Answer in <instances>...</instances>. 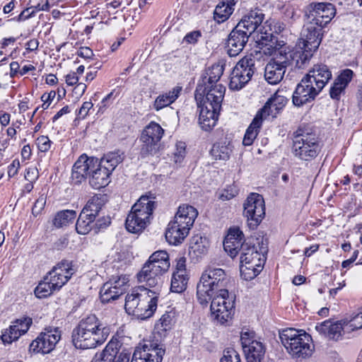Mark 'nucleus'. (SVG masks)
I'll return each mask as SVG.
<instances>
[{
    "instance_id": "obj_1",
    "label": "nucleus",
    "mask_w": 362,
    "mask_h": 362,
    "mask_svg": "<svg viewBox=\"0 0 362 362\" xmlns=\"http://www.w3.org/2000/svg\"><path fill=\"white\" fill-rule=\"evenodd\" d=\"M244 235L239 228H230L223 241V247L232 257L240 254V271L245 280H252L262 271L263 252H259L250 240L242 242Z\"/></svg>"
},
{
    "instance_id": "obj_2",
    "label": "nucleus",
    "mask_w": 362,
    "mask_h": 362,
    "mask_svg": "<svg viewBox=\"0 0 362 362\" xmlns=\"http://www.w3.org/2000/svg\"><path fill=\"white\" fill-rule=\"evenodd\" d=\"M110 334V328L94 315L81 320L72 332V342L76 349H95L102 345Z\"/></svg>"
},
{
    "instance_id": "obj_3",
    "label": "nucleus",
    "mask_w": 362,
    "mask_h": 362,
    "mask_svg": "<svg viewBox=\"0 0 362 362\" xmlns=\"http://www.w3.org/2000/svg\"><path fill=\"white\" fill-rule=\"evenodd\" d=\"M259 45L265 54L272 55L279 50L282 55L288 59V66L292 64L298 69L305 68L316 50L306 48L303 45H299L293 52H286V44L283 40H278L272 33L260 32L257 36Z\"/></svg>"
},
{
    "instance_id": "obj_4",
    "label": "nucleus",
    "mask_w": 362,
    "mask_h": 362,
    "mask_svg": "<svg viewBox=\"0 0 362 362\" xmlns=\"http://www.w3.org/2000/svg\"><path fill=\"white\" fill-rule=\"evenodd\" d=\"M110 173L100 167L98 158L81 155L75 162L71 172V181L75 185L85 182L88 176L90 185L99 189L110 182Z\"/></svg>"
},
{
    "instance_id": "obj_5",
    "label": "nucleus",
    "mask_w": 362,
    "mask_h": 362,
    "mask_svg": "<svg viewBox=\"0 0 362 362\" xmlns=\"http://www.w3.org/2000/svg\"><path fill=\"white\" fill-rule=\"evenodd\" d=\"M264 14L261 10L251 11L245 15L230 32L226 44L227 53L236 57L246 45L249 37L261 25Z\"/></svg>"
},
{
    "instance_id": "obj_6",
    "label": "nucleus",
    "mask_w": 362,
    "mask_h": 362,
    "mask_svg": "<svg viewBox=\"0 0 362 362\" xmlns=\"http://www.w3.org/2000/svg\"><path fill=\"white\" fill-rule=\"evenodd\" d=\"M282 345L292 358L305 359L310 358L315 345L312 337L303 329L287 328L279 332Z\"/></svg>"
},
{
    "instance_id": "obj_7",
    "label": "nucleus",
    "mask_w": 362,
    "mask_h": 362,
    "mask_svg": "<svg viewBox=\"0 0 362 362\" xmlns=\"http://www.w3.org/2000/svg\"><path fill=\"white\" fill-rule=\"evenodd\" d=\"M228 279L225 271L221 268L208 267L202 273L197 286L199 303L206 306L216 293L227 290Z\"/></svg>"
},
{
    "instance_id": "obj_8",
    "label": "nucleus",
    "mask_w": 362,
    "mask_h": 362,
    "mask_svg": "<svg viewBox=\"0 0 362 362\" xmlns=\"http://www.w3.org/2000/svg\"><path fill=\"white\" fill-rule=\"evenodd\" d=\"M154 199L155 197L151 195H143L132 206L125 222L129 232L139 233L150 223V218L156 206Z\"/></svg>"
},
{
    "instance_id": "obj_9",
    "label": "nucleus",
    "mask_w": 362,
    "mask_h": 362,
    "mask_svg": "<svg viewBox=\"0 0 362 362\" xmlns=\"http://www.w3.org/2000/svg\"><path fill=\"white\" fill-rule=\"evenodd\" d=\"M321 151L317 136L308 128L299 127L293 138V151L296 157L303 160H310Z\"/></svg>"
},
{
    "instance_id": "obj_10",
    "label": "nucleus",
    "mask_w": 362,
    "mask_h": 362,
    "mask_svg": "<svg viewBox=\"0 0 362 362\" xmlns=\"http://www.w3.org/2000/svg\"><path fill=\"white\" fill-rule=\"evenodd\" d=\"M223 90L219 87L201 98L203 104L200 107L199 123L204 131H210L216 124L223 100Z\"/></svg>"
},
{
    "instance_id": "obj_11",
    "label": "nucleus",
    "mask_w": 362,
    "mask_h": 362,
    "mask_svg": "<svg viewBox=\"0 0 362 362\" xmlns=\"http://www.w3.org/2000/svg\"><path fill=\"white\" fill-rule=\"evenodd\" d=\"M211 315L217 323L223 325L232 317L234 308V299L230 296L228 290H222L221 293L214 295L210 300Z\"/></svg>"
},
{
    "instance_id": "obj_12",
    "label": "nucleus",
    "mask_w": 362,
    "mask_h": 362,
    "mask_svg": "<svg viewBox=\"0 0 362 362\" xmlns=\"http://www.w3.org/2000/svg\"><path fill=\"white\" fill-rule=\"evenodd\" d=\"M223 66L219 64H213L202 76L195 90V98L199 100L204 95H206L210 90H215L219 87L223 88V98L224 97L226 88L221 83H218L223 73Z\"/></svg>"
},
{
    "instance_id": "obj_13",
    "label": "nucleus",
    "mask_w": 362,
    "mask_h": 362,
    "mask_svg": "<svg viewBox=\"0 0 362 362\" xmlns=\"http://www.w3.org/2000/svg\"><path fill=\"white\" fill-rule=\"evenodd\" d=\"M164 130L158 124L151 122L143 131L140 140L142 142L140 154L142 158L154 155L159 148V142Z\"/></svg>"
},
{
    "instance_id": "obj_14",
    "label": "nucleus",
    "mask_w": 362,
    "mask_h": 362,
    "mask_svg": "<svg viewBox=\"0 0 362 362\" xmlns=\"http://www.w3.org/2000/svg\"><path fill=\"white\" fill-rule=\"evenodd\" d=\"M61 339V332L57 327L45 328L30 345V351L42 353H50Z\"/></svg>"
},
{
    "instance_id": "obj_15",
    "label": "nucleus",
    "mask_w": 362,
    "mask_h": 362,
    "mask_svg": "<svg viewBox=\"0 0 362 362\" xmlns=\"http://www.w3.org/2000/svg\"><path fill=\"white\" fill-rule=\"evenodd\" d=\"M243 214L252 227L257 226L265 215L264 201L262 195L252 193L244 204Z\"/></svg>"
},
{
    "instance_id": "obj_16",
    "label": "nucleus",
    "mask_w": 362,
    "mask_h": 362,
    "mask_svg": "<svg viewBox=\"0 0 362 362\" xmlns=\"http://www.w3.org/2000/svg\"><path fill=\"white\" fill-rule=\"evenodd\" d=\"M76 272L73 262L63 259L57 264L46 275V279L49 281L52 287L59 291Z\"/></svg>"
},
{
    "instance_id": "obj_17",
    "label": "nucleus",
    "mask_w": 362,
    "mask_h": 362,
    "mask_svg": "<svg viewBox=\"0 0 362 362\" xmlns=\"http://www.w3.org/2000/svg\"><path fill=\"white\" fill-rule=\"evenodd\" d=\"M240 341L247 362H261L265 354V347L261 341L255 339L253 331H243Z\"/></svg>"
},
{
    "instance_id": "obj_18",
    "label": "nucleus",
    "mask_w": 362,
    "mask_h": 362,
    "mask_svg": "<svg viewBox=\"0 0 362 362\" xmlns=\"http://www.w3.org/2000/svg\"><path fill=\"white\" fill-rule=\"evenodd\" d=\"M336 9L330 3L310 4L305 10V16L313 22H317L322 28L325 27L334 17Z\"/></svg>"
},
{
    "instance_id": "obj_19",
    "label": "nucleus",
    "mask_w": 362,
    "mask_h": 362,
    "mask_svg": "<svg viewBox=\"0 0 362 362\" xmlns=\"http://www.w3.org/2000/svg\"><path fill=\"white\" fill-rule=\"evenodd\" d=\"M273 54L275 57L265 66L264 78L269 83L274 85L283 79L286 67L288 66V59L285 55H282L279 50L276 51Z\"/></svg>"
},
{
    "instance_id": "obj_20",
    "label": "nucleus",
    "mask_w": 362,
    "mask_h": 362,
    "mask_svg": "<svg viewBox=\"0 0 362 362\" xmlns=\"http://www.w3.org/2000/svg\"><path fill=\"white\" fill-rule=\"evenodd\" d=\"M164 354L162 345L148 341L134 351L131 362H161Z\"/></svg>"
},
{
    "instance_id": "obj_21",
    "label": "nucleus",
    "mask_w": 362,
    "mask_h": 362,
    "mask_svg": "<svg viewBox=\"0 0 362 362\" xmlns=\"http://www.w3.org/2000/svg\"><path fill=\"white\" fill-rule=\"evenodd\" d=\"M128 281L126 276H119L105 283L100 291L101 301L109 303L118 298L127 290Z\"/></svg>"
},
{
    "instance_id": "obj_22",
    "label": "nucleus",
    "mask_w": 362,
    "mask_h": 362,
    "mask_svg": "<svg viewBox=\"0 0 362 362\" xmlns=\"http://www.w3.org/2000/svg\"><path fill=\"white\" fill-rule=\"evenodd\" d=\"M303 77L297 85L293 93V103L295 106L300 107L315 100L322 91L320 88L313 86V83Z\"/></svg>"
},
{
    "instance_id": "obj_23",
    "label": "nucleus",
    "mask_w": 362,
    "mask_h": 362,
    "mask_svg": "<svg viewBox=\"0 0 362 362\" xmlns=\"http://www.w3.org/2000/svg\"><path fill=\"white\" fill-rule=\"evenodd\" d=\"M281 92L283 90H278L268 99L264 105L257 111L256 115L262 120L269 116L276 117L285 107L288 100L286 96L281 94Z\"/></svg>"
},
{
    "instance_id": "obj_24",
    "label": "nucleus",
    "mask_w": 362,
    "mask_h": 362,
    "mask_svg": "<svg viewBox=\"0 0 362 362\" xmlns=\"http://www.w3.org/2000/svg\"><path fill=\"white\" fill-rule=\"evenodd\" d=\"M302 31L303 42L302 45L306 48L317 50L322 40V29L317 22H313L307 19Z\"/></svg>"
},
{
    "instance_id": "obj_25",
    "label": "nucleus",
    "mask_w": 362,
    "mask_h": 362,
    "mask_svg": "<svg viewBox=\"0 0 362 362\" xmlns=\"http://www.w3.org/2000/svg\"><path fill=\"white\" fill-rule=\"evenodd\" d=\"M159 293L156 291L150 289V293H147L144 298L134 315L137 318L146 320L153 316L157 309Z\"/></svg>"
},
{
    "instance_id": "obj_26",
    "label": "nucleus",
    "mask_w": 362,
    "mask_h": 362,
    "mask_svg": "<svg viewBox=\"0 0 362 362\" xmlns=\"http://www.w3.org/2000/svg\"><path fill=\"white\" fill-rule=\"evenodd\" d=\"M32 322V319L28 317L16 320L2 334L1 339L4 343L11 344L17 340L22 334L27 332Z\"/></svg>"
},
{
    "instance_id": "obj_27",
    "label": "nucleus",
    "mask_w": 362,
    "mask_h": 362,
    "mask_svg": "<svg viewBox=\"0 0 362 362\" xmlns=\"http://www.w3.org/2000/svg\"><path fill=\"white\" fill-rule=\"evenodd\" d=\"M304 77L322 90L331 79L332 72L325 64H315Z\"/></svg>"
},
{
    "instance_id": "obj_28",
    "label": "nucleus",
    "mask_w": 362,
    "mask_h": 362,
    "mask_svg": "<svg viewBox=\"0 0 362 362\" xmlns=\"http://www.w3.org/2000/svg\"><path fill=\"white\" fill-rule=\"evenodd\" d=\"M163 274L153 266L145 263L137 277L139 282L146 283L150 288H156L158 290L162 282L161 276Z\"/></svg>"
},
{
    "instance_id": "obj_29",
    "label": "nucleus",
    "mask_w": 362,
    "mask_h": 362,
    "mask_svg": "<svg viewBox=\"0 0 362 362\" xmlns=\"http://www.w3.org/2000/svg\"><path fill=\"white\" fill-rule=\"evenodd\" d=\"M189 228L181 225L175 221H171L165 230V238L169 244L173 245H177L182 243L185 238L187 236Z\"/></svg>"
},
{
    "instance_id": "obj_30",
    "label": "nucleus",
    "mask_w": 362,
    "mask_h": 362,
    "mask_svg": "<svg viewBox=\"0 0 362 362\" xmlns=\"http://www.w3.org/2000/svg\"><path fill=\"white\" fill-rule=\"evenodd\" d=\"M354 73L351 69H346L335 78L330 88L329 95L332 99L339 100L346 88L352 80Z\"/></svg>"
},
{
    "instance_id": "obj_31",
    "label": "nucleus",
    "mask_w": 362,
    "mask_h": 362,
    "mask_svg": "<svg viewBox=\"0 0 362 362\" xmlns=\"http://www.w3.org/2000/svg\"><path fill=\"white\" fill-rule=\"evenodd\" d=\"M147 293H150V289L144 286H139L128 293L125 298L124 308L129 315H134L139 308L142 298Z\"/></svg>"
},
{
    "instance_id": "obj_32",
    "label": "nucleus",
    "mask_w": 362,
    "mask_h": 362,
    "mask_svg": "<svg viewBox=\"0 0 362 362\" xmlns=\"http://www.w3.org/2000/svg\"><path fill=\"white\" fill-rule=\"evenodd\" d=\"M197 215V210L194 206L182 204L179 206L173 220L190 229Z\"/></svg>"
},
{
    "instance_id": "obj_33",
    "label": "nucleus",
    "mask_w": 362,
    "mask_h": 362,
    "mask_svg": "<svg viewBox=\"0 0 362 362\" xmlns=\"http://www.w3.org/2000/svg\"><path fill=\"white\" fill-rule=\"evenodd\" d=\"M182 90V86H175L171 90L160 94L153 103V108L156 111H159L164 107H168L179 98Z\"/></svg>"
},
{
    "instance_id": "obj_34",
    "label": "nucleus",
    "mask_w": 362,
    "mask_h": 362,
    "mask_svg": "<svg viewBox=\"0 0 362 362\" xmlns=\"http://www.w3.org/2000/svg\"><path fill=\"white\" fill-rule=\"evenodd\" d=\"M315 329L320 334H323L330 339L337 340L341 336L343 327L339 322H332L326 320L315 326Z\"/></svg>"
},
{
    "instance_id": "obj_35",
    "label": "nucleus",
    "mask_w": 362,
    "mask_h": 362,
    "mask_svg": "<svg viewBox=\"0 0 362 362\" xmlns=\"http://www.w3.org/2000/svg\"><path fill=\"white\" fill-rule=\"evenodd\" d=\"M124 158V153L121 151L109 152L99 160L100 167L106 170L110 174L115 168L121 163Z\"/></svg>"
},
{
    "instance_id": "obj_36",
    "label": "nucleus",
    "mask_w": 362,
    "mask_h": 362,
    "mask_svg": "<svg viewBox=\"0 0 362 362\" xmlns=\"http://www.w3.org/2000/svg\"><path fill=\"white\" fill-rule=\"evenodd\" d=\"M146 264L153 266L163 273H165L170 266L169 255L165 250H158L153 252Z\"/></svg>"
},
{
    "instance_id": "obj_37",
    "label": "nucleus",
    "mask_w": 362,
    "mask_h": 362,
    "mask_svg": "<svg viewBox=\"0 0 362 362\" xmlns=\"http://www.w3.org/2000/svg\"><path fill=\"white\" fill-rule=\"evenodd\" d=\"M105 195L100 194H95L88 200L82 211L87 214H88L89 215H91L93 218L95 219V217L101 210L102 207L105 205Z\"/></svg>"
},
{
    "instance_id": "obj_38",
    "label": "nucleus",
    "mask_w": 362,
    "mask_h": 362,
    "mask_svg": "<svg viewBox=\"0 0 362 362\" xmlns=\"http://www.w3.org/2000/svg\"><path fill=\"white\" fill-rule=\"evenodd\" d=\"M255 62V58L252 55L245 56L238 62L233 69L238 70L245 78L251 80L256 71Z\"/></svg>"
},
{
    "instance_id": "obj_39",
    "label": "nucleus",
    "mask_w": 362,
    "mask_h": 362,
    "mask_svg": "<svg viewBox=\"0 0 362 362\" xmlns=\"http://www.w3.org/2000/svg\"><path fill=\"white\" fill-rule=\"evenodd\" d=\"M262 119H261L257 115L255 116L251 124L245 132L243 140V144L244 146H250L252 144L259 134V129L262 125Z\"/></svg>"
},
{
    "instance_id": "obj_40",
    "label": "nucleus",
    "mask_w": 362,
    "mask_h": 362,
    "mask_svg": "<svg viewBox=\"0 0 362 362\" xmlns=\"http://www.w3.org/2000/svg\"><path fill=\"white\" fill-rule=\"evenodd\" d=\"M234 5L233 0L219 3L214 11V19L218 23L224 22L232 14Z\"/></svg>"
},
{
    "instance_id": "obj_41",
    "label": "nucleus",
    "mask_w": 362,
    "mask_h": 362,
    "mask_svg": "<svg viewBox=\"0 0 362 362\" xmlns=\"http://www.w3.org/2000/svg\"><path fill=\"white\" fill-rule=\"evenodd\" d=\"M116 349V344L110 341L102 351L95 354L91 362H113L117 354Z\"/></svg>"
},
{
    "instance_id": "obj_42",
    "label": "nucleus",
    "mask_w": 362,
    "mask_h": 362,
    "mask_svg": "<svg viewBox=\"0 0 362 362\" xmlns=\"http://www.w3.org/2000/svg\"><path fill=\"white\" fill-rule=\"evenodd\" d=\"M95 218L91 215L81 211L76 224V230L81 235L88 234L93 227Z\"/></svg>"
},
{
    "instance_id": "obj_43",
    "label": "nucleus",
    "mask_w": 362,
    "mask_h": 362,
    "mask_svg": "<svg viewBox=\"0 0 362 362\" xmlns=\"http://www.w3.org/2000/svg\"><path fill=\"white\" fill-rule=\"evenodd\" d=\"M231 152V146L226 142L214 144L211 150V154L216 160H226L229 159Z\"/></svg>"
},
{
    "instance_id": "obj_44",
    "label": "nucleus",
    "mask_w": 362,
    "mask_h": 362,
    "mask_svg": "<svg viewBox=\"0 0 362 362\" xmlns=\"http://www.w3.org/2000/svg\"><path fill=\"white\" fill-rule=\"evenodd\" d=\"M189 277L187 274H173L170 291L174 293H182L186 290Z\"/></svg>"
},
{
    "instance_id": "obj_45",
    "label": "nucleus",
    "mask_w": 362,
    "mask_h": 362,
    "mask_svg": "<svg viewBox=\"0 0 362 362\" xmlns=\"http://www.w3.org/2000/svg\"><path fill=\"white\" fill-rule=\"evenodd\" d=\"M76 216V213L74 210H64L58 212L54 220V225L57 227H62L72 222Z\"/></svg>"
},
{
    "instance_id": "obj_46",
    "label": "nucleus",
    "mask_w": 362,
    "mask_h": 362,
    "mask_svg": "<svg viewBox=\"0 0 362 362\" xmlns=\"http://www.w3.org/2000/svg\"><path fill=\"white\" fill-rule=\"evenodd\" d=\"M49 281L46 279V276L43 280L39 283L37 287L35 288V295L38 298H44L49 296L53 292L57 291V288L51 286Z\"/></svg>"
},
{
    "instance_id": "obj_47",
    "label": "nucleus",
    "mask_w": 362,
    "mask_h": 362,
    "mask_svg": "<svg viewBox=\"0 0 362 362\" xmlns=\"http://www.w3.org/2000/svg\"><path fill=\"white\" fill-rule=\"evenodd\" d=\"M250 81V80L247 79V78H245L243 75H241L238 70L233 69L230 74L229 88L230 90H239L242 89Z\"/></svg>"
},
{
    "instance_id": "obj_48",
    "label": "nucleus",
    "mask_w": 362,
    "mask_h": 362,
    "mask_svg": "<svg viewBox=\"0 0 362 362\" xmlns=\"http://www.w3.org/2000/svg\"><path fill=\"white\" fill-rule=\"evenodd\" d=\"M174 315L170 312L164 313L158 322L156 324V327L162 331H167L171 329L173 323Z\"/></svg>"
},
{
    "instance_id": "obj_49",
    "label": "nucleus",
    "mask_w": 362,
    "mask_h": 362,
    "mask_svg": "<svg viewBox=\"0 0 362 362\" xmlns=\"http://www.w3.org/2000/svg\"><path fill=\"white\" fill-rule=\"evenodd\" d=\"M175 146L176 149L173 153V160L175 163H180L182 162L185 156L186 145L185 143L182 141H178Z\"/></svg>"
},
{
    "instance_id": "obj_50",
    "label": "nucleus",
    "mask_w": 362,
    "mask_h": 362,
    "mask_svg": "<svg viewBox=\"0 0 362 362\" xmlns=\"http://www.w3.org/2000/svg\"><path fill=\"white\" fill-rule=\"evenodd\" d=\"M220 362H241L240 356L233 349H228L223 351Z\"/></svg>"
},
{
    "instance_id": "obj_51",
    "label": "nucleus",
    "mask_w": 362,
    "mask_h": 362,
    "mask_svg": "<svg viewBox=\"0 0 362 362\" xmlns=\"http://www.w3.org/2000/svg\"><path fill=\"white\" fill-rule=\"evenodd\" d=\"M202 37V33L199 30H193L188 33L183 38L182 43L194 45Z\"/></svg>"
},
{
    "instance_id": "obj_52",
    "label": "nucleus",
    "mask_w": 362,
    "mask_h": 362,
    "mask_svg": "<svg viewBox=\"0 0 362 362\" xmlns=\"http://www.w3.org/2000/svg\"><path fill=\"white\" fill-rule=\"evenodd\" d=\"M37 145L41 152H47L51 147V141L46 136H39L36 140Z\"/></svg>"
},
{
    "instance_id": "obj_53",
    "label": "nucleus",
    "mask_w": 362,
    "mask_h": 362,
    "mask_svg": "<svg viewBox=\"0 0 362 362\" xmlns=\"http://www.w3.org/2000/svg\"><path fill=\"white\" fill-rule=\"evenodd\" d=\"M238 194V187L233 185L228 186L221 195L223 200H230Z\"/></svg>"
},
{
    "instance_id": "obj_54",
    "label": "nucleus",
    "mask_w": 362,
    "mask_h": 362,
    "mask_svg": "<svg viewBox=\"0 0 362 362\" xmlns=\"http://www.w3.org/2000/svg\"><path fill=\"white\" fill-rule=\"evenodd\" d=\"M93 104L91 101H86L83 103L81 108L78 110L76 115L79 119H85L88 115V112L92 109Z\"/></svg>"
},
{
    "instance_id": "obj_55",
    "label": "nucleus",
    "mask_w": 362,
    "mask_h": 362,
    "mask_svg": "<svg viewBox=\"0 0 362 362\" xmlns=\"http://www.w3.org/2000/svg\"><path fill=\"white\" fill-rule=\"evenodd\" d=\"M46 204V197L44 195H41L38 197L36 202L34 204V206L32 209V212L34 215H37L40 214L41 210L44 208Z\"/></svg>"
},
{
    "instance_id": "obj_56",
    "label": "nucleus",
    "mask_w": 362,
    "mask_h": 362,
    "mask_svg": "<svg viewBox=\"0 0 362 362\" xmlns=\"http://www.w3.org/2000/svg\"><path fill=\"white\" fill-rule=\"evenodd\" d=\"M173 273L177 274H187L186 271V258L180 257L177 259L176 271Z\"/></svg>"
},
{
    "instance_id": "obj_57",
    "label": "nucleus",
    "mask_w": 362,
    "mask_h": 362,
    "mask_svg": "<svg viewBox=\"0 0 362 362\" xmlns=\"http://www.w3.org/2000/svg\"><path fill=\"white\" fill-rule=\"evenodd\" d=\"M38 177V171L36 168H29L26 170L25 179L30 182H35Z\"/></svg>"
},
{
    "instance_id": "obj_58",
    "label": "nucleus",
    "mask_w": 362,
    "mask_h": 362,
    "mask_svg": "<svg viewBox=\"0 0 362 362\" xmlns=\"http://www.w3.org/2000/svg\"><path fill=\"white\" fill-rule=\"evenodd\" d=\"M20 168V162L18 159H15L8 167V177H14L17 175Z\"/></svg>"
},
{
    "instance_id": "obj_59",
    "label": "nucleus",
    "mask_w": 362,
    "mask_h": 362,
    "mask_svg": "<svg viewBox=\"0 0 362 362\" xmlns=\"http://www.w3.org/2000/svg\"><path fill=\"white\" fill-rule=\"evenodd\" d=\"M110 216H103L98 218L94 226L98 230H100L107 228L110 224Z\"/></svg>"
},
{
    "instance_id": "obj_60",
    "label": "nucleus",
    "mask_w": 362,
    "mask_h": 362,
    "mask_svg": "<svg viewBox=\"0 0 362 362\" xmlns=\"http://www.w3.org/2000/svg\"><path fill=\"white\" fill-rule=\"evenodd\" d=\"M78 56L85 58V59H90L93 55L92 49L89 47H81L77 52Z\"/></svg>"
},
{
    "instance_id": "obj_61",
    "label": "nucleus",
    "mask_w": 362,
    "mask_h": 362,
    "mask_svg": "<svg viewBox=\"0 0 362 362\" xmlns=\"http://www.w3.org/2000/svg\"><path fill=\"white\" fill-rule=\"evenodd\" d=\"M66 83L68 86H74L78 81V77L76 73L71 72L66 76Z\"/></svg>"
},
{
    "instance_id": "obj_62",
    "label": "nucleus",
    "mask_w": 362,
    "mask_h": 362,
    "mask_svg": "<svg viewBox=\"0 0 362 362\" xmlns=\"http://www.w3.org/2000/svg\"><path fill=\"white\" fill-rule=\"evenodd\" d=\"M20 64L17 62H12L10 64V76L14 77L17 74H20Z\"/></svg>"
},
{
    "instance_id": "obj_63",
    "label": "nucleus",
    "mask_w": 362,
    "mask_h": 362,
    "mask_svg": "<svg viewBox=\"0 0 362 362\" xmlns=\"http://www.w3.org/2000/svg\"><path fill=\"white\" fill-rule=\"evenodd\" d=\"M358 250H355L353 254H352V256L346 259V260H344L343 262H342V267L344 268H347L349 267L358 257Z\"/></svg>"
},
{
    "instance_id": "obj_64",
    "label": "nucleus",
    "mask_w": 362,
    "mask_h": 362,
    "mask_svg": "<svg viewBox=\"0 0 362 362\" xmlns=\"http://www.w3.org/2000/svg\"><path fill=\"white\" fill-rule=\"evenodd\" d=\"M129 353L121 352L117 356H115L114 359L115 362H129Z\"/></svg>"
}]
</instances>
